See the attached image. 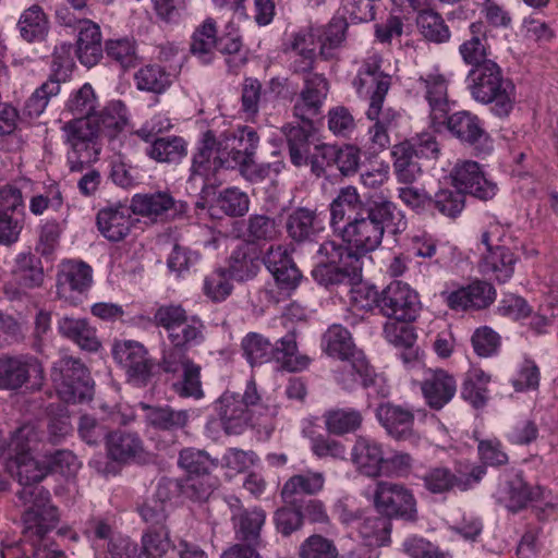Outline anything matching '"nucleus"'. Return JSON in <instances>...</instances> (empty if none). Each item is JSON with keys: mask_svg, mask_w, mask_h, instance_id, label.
Masks as SVG:
<instances>
[{"mask_svg": "<svg viewBox=\"0 0 558 558\" xmlns=\"http://www.w3.org/2000/svg\"><path fill=\"white\" fill-rule=\"evenodd\" d=\"M7 470L22 486L16 497L24 507L26 533L41 538L59 521L58 509L50 504L49 490L38 485L47 476L48 466L32 454L11 456Z\"/></svg>", "mask_w": 558, "mask_h": 558, "instance_id": "nucleus-1", "label": "nucleus"}, {"mask_svg": "<svg viewBox=\"0 0 558 558\" xmlns=\"http://www.w3.org/2000/svg\"><path fill=\"white\" fill-rule=\"evenodd\" d=\"M407 226L405 216L397 205L384 195H376L366 201L361 217L342 226L341 238L361 257L380 246L386 230L400 234Z\"/></svg>", "mask_w": 558, "mask_h": 558, "instance_id": "nucleus-2", "label": "nucleus"}, {"mask_svg": "<svg viewBox=\"0 0 558 558\" xmlns=\"http://www.w3.org/2000/svg\"><path fill=\"white\" fill-rule=\"evenodd\" d=\"M468 88L473 99L489 105L497 117H507L515 102V86L504 76L495 61L472 68L468 74Z\"/></svg>", "mask_w": 558, "mask_h": 558, "instance_id": "nucleus-3", "label": "nucleus"}, {"mask_svg": "<svg viewBox=\"0 0 558 558\" xmlns=\"http://www.w3.org/2000/svg\"><path fill=\"white\" fill-rule=\"evenodd\" d=\"M317 253L326 258L312 270L313 278L320 286L328 288L361 281L362 262L350 248L326 241L320 244Z\"/></svg>", "mask_w": 558, "mask_h": 558, "instance_id": "nucleus-4", "label": "nucleus"}, {"mask_svg": "<svg viewBox=\"0 0 558 558\" xmlns=\"http://www.w3.org/2000/svg\"><path fill=\"white\" fill-rule=\"evenodd\" d=\"M259 137L251 126L230 129L217 136L227 169H239L243 175H248L254 167Z\"/></svg>", "mask_w": 558, "mask_h": 558, "instance_id": "nucleus-5", "label": "nucleus"}, {"mask_svg": "<svg viewBox=\"0 0 558 558\" xmlns=\"http://www.w3.org/2000/svg\"><path fill=\"white\" fill-rule=\"evenodd\" d=\"M51 379L65 402H81L90 398L93 385L89 373L83 363L71 356H62L51 368Z\"/></svg>", "mask_w": 558, "mask_h": 558, "instance_id": "nucleus-6", "label": "nucleus"}, {"mask_svg": "<svg viewBox=\"0 0 558 558\" xmlns=\"http://www.w3.org/2000/svg\"><path fill=\"white\" fill-rule=\"evenodd\" d=\"M259 401L256 387L247 384L244 395L225 392L216 402V410L227 434H241L253 424L254 408Z\"/></svg>", "mask_w": 558, "mask_h": 558, "instance_id": "nucleus-7", "label": "nucleus"}, {"mask_svg": "<svg viewBox=\"0 0 558 558\" xmlns=\"http://www.w3.org/2000/svg\"><path fill=\"white\" fill-rule=\"evenodd\" d=\"M376 510L388 520L401 519L407 522L417 521L416 499L411 489L403 484L380 481L374 492Z\"/></svg>", "mask_w": 558, "mask_h": 558, "instance_id": "nucleus-8", "label": "nucleus"}, {"mask_svg": "<svg viewBox=\"0 0 558 558\" xmlns=\"http://www.w3.org/2000/svg\"><path fill=\"white\" fill-rule=\"evenodd\" d=\"M322 348L331 357L341 361H353L352 367L356 368V373L364 385H369L373 381V369L365 355L356 349L350 331L341 325H331L325 331Z\"/></svg>", "mask_w": 558, "mask_h": 558, "instance_id": "nucleus-9", "label": "nucleus"}, {"mask_svg": "<svg viewBox=\"0 0 558 558\" xmlns=\"http://www.w3.org/2000/svg\"><path fill=\"white\" fill-rule=\"evenodd\" d=\"M225 169L228 170L227 161L218 147L217 135L213 130H208L203 133L196 151L193 154L190 180L201 179L204 184L214 185L220 183L218 177Z\"/></svg>", "mask_w": 558, "mask_h": 558, "instance_id": "nucleus-10", "label": "nucleus"}, {"mask_svg": "<svg viewBox=\"0 0 558 558\" xmlns=\"http://www.w3.org/2000/svg\"><path fill=\"white\" fill-rule=\"evenodd\" d=\"M421 307L417 293L408 283L390 282L383 291L380 313L399 322L414 320Z\"/></svg>", "mask_w": 558, "mask_h": 558, "instance_id": "nucleus-11", "label": "nucleus"}, {"mask_svg": "<svg viewBox=\"0 0 558 558\" xmlns=\"http://www.w3.org/2000/svg\"><path fill=\"white\" fill-rule=\"evenodd\" d=\"M448 131L462 144L472 147L478 153H489L493 148L489 134L484 122L470 111H458L445 118Z\"/></svg>", "mask_w": 558, "mask_h": 558, "instance_id": "nucleus-12", "label": "nucleus"}, {"mask_svg": "<svg viewBox=\"0 0 558 558\" xmlns=\"http://www.w3.org/2000/svg\"><path fill=\"white\" fill-rule=\"evenodd\" d=\"M114 360L125 369L129 379L145 386L153 374L154 362L146 348L133 340L116 342L112 349Z\"/></svg>", "mask_w": 558, "mask_h": 558, "instance_id": "nucleus-13", "label": "nucleus"}, {"mask_svg": "<svg viewBox=\"0 0 558 558\" xmlns=\"http://www.w3.org/2000/svg\"><path fill=\"white\" fill-rule=\"evenodd\" d=\"M452 185L463 194L478 199H492L498 191L497 184L488 180L476 161L463 160L456 163L450 172Z\"/></svg>", "mask_w": 558, "mask_h": 558, "instance_id": "nucleus-14", "label": "nucleus"}, {"mask_svg": "<svg viewBox=\"0 0 558 558\" xmlns=\"http://www.w3.org/2000/svg\"><path fill=\"white\" fill-rule=\"evenodd\" d=\"M485 474L486 469L481 464L473 465L469 473L459 470L457 474L448 468L437 466L427 471L423 481L426 489L433 494H442L453 488L465 492L480 483Z\"/></svg>", "mask_w": 558, "mask_h": 558, "instance_id": "nucleus-15", "label": "nucleus"}, {"mask_svg": "<svg viewBox=\"0 0 558 558\" xmlns=\"http://www.w3.org/2000/svg\"><path fill=\"white\" fill-rule=\"evenodd\" d=\"M381 58L378 54L367 57L353 80L357 95L371 101H385L390 87V76L380 70Z\"/></svg>", "mask_w": 558, "mask_h": 558, "instance_id": "nucleus-16", "label": "nucleus"}, {"mask_svg": "<svg viewBox=\"0 0 558 558\" xmlns=\"http://www.w3.org/2000/svg\"><path fill=\"white\" fill-rule=\"evenodd\" d=\"M66 144L72 151L85 160H96L101 144L99 130L93 119H73L62 126Z\"/></svg>", "mask_w": 558, "mask_h": 558, "instance_id": "nucleus-17", "label": "nucleus"}, {"mask_svg": "<svg viewBox=\"0 0 558 558\" xmlns=\"http://www.w3.org/2000/svg\"><path fill=\"white\" fill-rule=\"evenodd\" d=\"M441 296L453 311H478L488 307L495 301L496 290L487 281L475 280L465 287L444 291Z\"/></svg>", "mask_w": 558, "mask_h": 558, "instance_id": "nucleus-18", "label": "nucleus"}, {"mask_svg": "<svg viewBox=\"0 0 558 558\" xmlns=\"http://www.w3.org/2000/svg\"><path fill=\"white\" fill-rule=\"evenodd\" d=\"M32 373L39 380L44 379V369L36 357L29 355L0 356V389H20L29 380Z\"/></svg>", "mask_w": 558, "mask_h": 558, "instance_id": "nucleus-19", "label": "nucleus"}, {"mask_svg": "<svg viewBox=\"0 0 558 558\" xmlns=\"http://www.w3.org/2000/svg\"><path fill=\"white\" fill-rule=\"evenodd\" d=\"M303 82L304 86L293 105V117L307 120L320 114L329 84L324 75L313 72L304 73Z\"/></svg>", "mask_w": 558, "mask_h": 558, "instance_id": "nucleus-20", "label": "nucleus"}, {"mask_svg": "<svg viewBox=\"0 0 558 558\" xmlns=\"http://www.w3.org/2000/svg\"><path fill=\"white\" fill-rule=\"evenodd\" d=\"M350 460L360 474L367 477L383 476L384 446L374 438L360 435L351 448Z\"/></svg>", "mask_w": 558, "mask_h": 558, "instance_id": "nucleus-21", "label": "nucleus"}, {"mask_svg": "<svg viewBox=\"0 0 558 558\" xmlns=\"http://www.w3.org/2000/svg\"><path fill=\"white\" fill-rule=\"evenodd\" d=\"M66 26L78 29L76 53L82 64L87 68L96 65L102 58L101 32L90 20L82 19L76 23L70 17L61 16Z\"/></svg>", "mask_w": 558, "mask_h": 558, "instance_id": "nucleus-22", "label": "nucleus"}, {"mask_svg": "<svg viewBox=\"0 0 558 558\" xmlns=\"http://www.w3.org/2000/svg\"><path fill=\"white\" fill-rule=\"evenodd\" d=\"M374 124L368 129V138L375 150H384L390 144L389 133L397 129L400 113L393 108H384V101H371L366 110Z\"/></svg>", "mask_w": 558, "mask_h": 558, "instance_id": "nucleus-23", "label": "nucleus"}, {"mask_svg": "<svg viewBox=\"0 0 558 558\" xmlns=\"http://www.w3.org/2000/svg\"><path fill=\"white\" fill-rule=\"evenodd\" d=\"M490 234L492 231H485L482 234V243L486 246L487 252L480 263V271L494 277L499 282H506L513 275L515 258L508 247L493 246Z\"/></svg>", "mask_w": 558, "mask_h": 558, "instance_id": "nucleus-24", "label": "nucleus"}, {"mask_svg": "<svg viewBox=\"0 0 558 558\" xmlns=\"http://www.w3.org/2000/svg\"><path fill=\"white\" fill-rule=\"evenodd\" d=\"M426 403L434 410L442 409L456 395L457 381L447 371L428 369L421 384Z\"/></svg>", "mask_w": 558, "mask_h": 558, "instance_id": "nucleus-25", "label": "nucleus"}, {"mask_svg": "<svg viewBox=\"0 0 558 558\" xmlns=\"http://www.w3.org/2000/svg\"><path fill=\"white\" fill-rule=\"evenodd\" d=\"M376 417L392 438L405 440L414 437V413L410 409L385 402L376 409Z\"/></svg>", "mask_w": 558, "mask_h": 558, "instance_id": "nucleus-26", "label": "nucleus"}, {"mask_svg": "<svg viewBox=\"0 0 558 558\" xmlns=\"http://www.w3.org/2000/svg\"><path fill=\"white\" fill-rule=\"evenodd\" d=\"M316 40L311 29H303L291 35L284 45V51L291 54V69L294 73H310L316 60Z\"/></svg>", "mask_w": 558, "mask_h": 558, "instance_id": "nucleus-27", "label": "nucleus"}, {"mask_svg": "<svg viewBox=\"0 0 558 558\" xmlns=\"http://www.w3.org/2000/svg\"><path fill=\"white\" fill-rule=\"evenodd\" d=\"M425 90V98L430 107V119L434 123L445 120L448 105V81L437 70L422 75L418 80Z\"/></svg>", "mask_w": 558, "mask_h": 558, "instance_id": "nucleus-28", "label": "nucleus"}, {"mask_svg": "<svg viewBox=\"0 0 558 558\" xmlns=\"http://www.w3.org/2000/svg\"><path fill=\"white\" fill-rule=\"evenodd\" d=\"M366 202H363L354 186L342 187L330 204V225L341 233L343 225L354 217L365 213Z\"/></svg>", "mask_w": 558, "mask_h": 558, "instance_id": "nucleus-29", "label": "nucleus"}, {"mask_svg": "<svg viewBox=\"0 0 558 558\" xmlns=\"http://www.w3.org/2000/svg\"><path fill=\"white\" fill-rule=\"evenodd\" d=\"M264 263L281 288L290 290L299 284L302 275L283 246H270Z\"/></svg>", "mask_w": 558, "mask_h": 558, "instance_id": "nucleus-30", "label": "nucleus"}, {"mask_svg": "<svg viewBox=\"0 0 558 558\" xmlns=\"http://www.w3.org/2000/svg\"><path fill=\"white\" fill-rule=\"evenodd\" d=\"M286 136L291 162L300 167L307 163L310 154V137L314 133L313 119H299V122L288 123L282 128Z\"/></svg>", "mask_w": 558, "mask_h": 558, "instance_id": "nucleus-31", "label": "nucleus"}, {"mask_svg": "<svg viewBox=\"0 0 558 558\" xmlns=\"http://www.w3.org/2000/svg\"><path fill=\"white\" fill-rule=\"evenodd\" d=\"M93 121L99 130V138L106 137L112 149H117L116 141L128 125V109L125 105L118 100L110 102L99 116H94Z\"/></svg>", "mask_w": 558, "mask_h": 558, "instance_id": "nucleus-32", "label": "nucleus"}, {"mask_svg": "<svg viewBox=\"0 0 558 558\" xmlns=\"http://www.w3.org/2000/svg\"><path fill=\"white\" fill-rule=\"evenodd\" d=\"M131 207H108L98 211L97 227L99 232L111 242L122 241L132 227Z\"/></svg>", "mask_w": 558, "mask_h": 558, "instance_id": "nucleus-33", "label": "nucleus"}, {"mask_svg": "<svg viewBox=\"0 0 558 558\" xmlns=\"http://www.w3.org/2000/svg\"><path fill=\"white\" fill-rule=\"evenodd\" d=\"M92 268L83 262H66L62 265L57 277L58 294L69 298L72 291L84 292L92 283Z\"/></svg>", "mask_w": 558, "mask_h": 558, "instance_id": "nucleus-34", "label": "nucleus"}, {"mask_svg": "<svg viewBox=\"0 0 558 558\" xmlns=\"http://www.w3.org/2000/svg\"><path fill=\"white\" fill-rule=\"evenodd\" d=\"M259 267L260 260L257 248L252 243L243 242L231 253L229 266L226 270L231 278L245 281L254 278Z\"/></svg>", "mask_w": 558, "mask_h": 558, "instance_id": "nucleus-35", "label": "nucleus"}, {"mask_svg": "<svg viewBox=\"0 0 558 558\" xmlns=\"http://www.w3.org/2000/svg\"><path fill=\"white\" fill-rule=\"evenodd\" d=\"M60 333L76 343L82 350L95 352L100 348L96 329L85 318L64 316L58 322Z\"/></svg>", "mask_w": 558, "mask_h": 558, "instance_id": "nucleus-36", "label": "nucleus"}, {"mask_svg": "<svg viewBox=\"0 0 558 558\" xmlns=\"http://www.w3.org/2000/svg\"><path fill=\"white\" fill-rule=\"evenodd\" d=\"M470 38L465 39L459 47L462 60L473 68L489 62L487 29L482 22L472 23L469 27Z\"/></svg>", "mask_w": 558, "mask_h": 558, "instance_id": "nucleus-37", "label": "nucleus"}, {"mask_svg": "<svg viewBox=\"0 0 558 558\" xmlns=\"http://www.w3.org/2000/svg\"><path fill=\"white\" fill-rule=\"evenodd\" d=\"M108 456L114 461L128 462L144 456V446L138 435L113 432L106 441Z\"/></svg>", "mask_w": 558, "mask_h": 558, "instance_id": "nucleus-38", "label": "nucleus"}, {"mask_svg": "<svg viewBox=\"0 0 558 558\" xmlns=\"http://www.w3.org/2000/svg\"><path fill=\"white\" fill-rule=\"evenodd\" d=\"M16 26L22 39L29 44L44 41L49 32L48 17L37 4L22 12Z\"/></svg>", "mask_w": 558, "mask_h": 558, "instance_id": "nucleus-39", "label": "nucleus"}, {"mask_svg": "<svg viewBox=\"0 0 558 558\" xmlns=\"http://www.w3.org/2000/svg\"><path fill=\"white\" fill-rule=\"evenodd\" d=\"M138 405L146 412V422L157 429H180L185 427L190 420L187 410H174L169 405L153 407L144 402H141Z\"/></svg>", "mask_w": 558, "mask_h": 558, "instance_id": "nucleus-40", "label": "nucleus"}, {"mask_svg": "<svg viewBox=\"0 0 558 558\" xmlns=\"http://www.w3.org/2000/svg\"><path fill=\"white\" fill-rule=\"evenodd\" d=\"M325 475L323 472L306 471L287 480L281 489V497L287 502H293L296 495H317L324 489Z\"/></svg>", "mask_w": 558, "mask_h": 558, "instance_id": "nucleus-41", "label": "nucleus"}, {"mask_svg": "<svg viewBox=\"0 0 558 558\" xmlns=\"http://www.w3.org/2000/svg\"><path fill=\"white\" fill-rule=\"evenodd\" d=\"M363 421L362 412L354 408H336L324 414L327 432L336 436L355 433L362 427Z\"/></svg>", "mask_w": 558, "mask_h": 558, "instance_id": "nucleus-42", "label": "nucleus"}, {"mask_svg": "<svg viewBox=\"0 0 558 558\" xmlns=\"http://www.w3.org/2000/svg\"><path fill=\"white\" fill-rule=\"evenodd\" d=\"M348 23L343 17H333L324 27H311L315 40L319 43V53L324 59H330L345 39Z\"/></svg>", "mask_w": 558, "mask_h": 558, "instance_id": "nucleus-43", "label": "nucleus"}, {"mask_svg": "<svg viewBox=\"0 0 558 558\" xmlns=\"http://www.w3.org/2000/svg\"><path fill=\"white\" fill-rule=\"evenodd\" d=\"M411 149V146L401 142L391 150L395 174L400 183L412 184L422 174L421 165Z\"/></svg>", "mask_w": 558, "mask_h": 558, "instance_id": "nucleus-44", "label": "nucleus"}, {"mask_svg": "<svg viewBox=\"0 0 558 558\" xmlns=\"http://www.w3.org/2000/svg\"><path fill=\"white\" fill-rule=\"evenodd\" d=\"M272 359L288 372H301L310 365V357L298 352L295 335L287 333L274 347Z\"/></svg>", "mask_w": 558, "mask_h": 558, "instance_id": "nucleus-45", "label": "nucleus"}, {"mask_svg": "<svg viewBox=\"0 0 558 558\" xmlns=\"http://www.w3.org/2000/svg\"><path fill=\"white\" fill-rule=\"evenodd\" d=\"M286 228L289 236L298 242L311 240L322 229L315 211L303 207L288 216Z\"/></svg>", "mask_w": 558, "mask_h": 558, "instance_id": "nucleus-46", "label": "nucleus"}, {"mask_svg": "<svg viewBox=\"0 0 558 558\" xmlns=\"http://www.w3.org/2000/svg\"><path fill=\"white\" fill-rule=\"evenodd\" d=\"M170 488L168 484L159 483L154 496L140 507L142 519L153 526L163 525L170 508Z\"/></svg>", "mask_w": 558, "mask_h": 558, "instance_id": "nucleus-47", "label": "nucleus"}, {"mask_svg": "<svg viewBox=\"0 0 558 558\" xmlns=\"http://www.w3.org/2000/svg\"><path fill=\"white\" fill-rule=\"evenodd\" d=\"M217 26L213 19H207L198 26L191 41V52L207 64L213 60L214 50L217 47Z\"/></svg>", "mask_w": 558, "mask_h": 558, "instance_id": "nucleus-48", "label": "nucleus"}, {"mask_svg": "<svg viewBox=\"0 0 558 558\" xmlns=\"http://www.w3.org/2000/svg\"><path fill=\"white\" fill-rule=\"evenodd\" d=\"M13 274L17 283L26 289L39 287L44 281L40 259L31 253H22L16 257Z\"/></svg>", "mask_w": 558, "mask_h": 558, "instance_id": "nucleus-49", "label": "nucleus"}, {"mask_svg": "<svg viewBox=\"0 0 558 558\" xmlns=\"http://www.w3.org/2000/svg\"><path fill=\"white\" fill-rule=\"evenodd\" d=\"M265 521V511L259 508H253L238 514L232 522L238 538L248 544H257Z\"/></svg>", "mask_w": 558, "mask_h": 558, "instance_id": "nucleus-50", "label": "nucleus"}, {"mask_svg": "<svg viewBox=\"0 0 558 558\" xmlns=\"http://www.w3.org/2000/svg\"><path fill=\"white\" fill-rule=\"evenodd\" d=\"M490 376L481 368H472L468 372L462 386V398L470 402L474 408H483L488 400L487 386Z\"/></svg>", "mask_w": 558, "mask_h": 558, "instance_id": "nucleus-51", "label": "nucleus"}, {"mask_svg": "<svg viewBox=\"0 0 558 558\" xmlns=\"http://www.w3.org/2000/svg\"><path fill=\"white\" fill-rule=\"evenodd\" d=\"M357 529L367 546L380 547L390 542L392 524L387 518L379 515L366 517L360 522Z\"/></svg>", "mask_w": 558, "mask_h": 558, "instance_id": "nucleus-52", "label": "nucleus"}, {"mask_svg": "<svg viewBox=\"0 0 558 558\" xmlns=\"http://www.w3.org/2000/svg\"><path fill=\"white\" fill-rule=\"evenodd\" d=\"M137 89L162 94L171 85V75L158 64H148L134 74Z\"/></svg>", "mask_w": 558, "mask_h": 558, "instance_id": "nucleus-53", "label": "nucleus"}, {"mask_svg": "<svg viewBox=\"0 0 558 558\" xmlns=\"http://www.w3.org/2000/svg\"><path fill=\"white\" fill-rule=\"evenodd\" d=\"M416 25L422 36L432 43L449 40L450 31L442 16L433 10H423L416 16Z\"/></svg>", "mask_w": 558, "mask_h": 558, "instance_id": "nucleus-54", "label": "nucleus"}, {"mask_svg": "<svg viewBox=\"0 0 558 558\" xmlns=\"http://www.w3.org/2000/svg\"><path fill=\"white\" fill-rule=\"evenodd\" d=\"M497 500L510 511H518L530 500V490L519 476L500 484L496 492Z\"/></svg>", "mask_w": 558, "mask_h": 558, "instance_id": "nucleus-55", "label": "nucleus"}, {"mask_svg": "<svg viewBox=\"0 0 558 558\" xmlns=\"http://www.w3.org/2000/svg\"><path fill=\"white\" fill-rule=\"evenodd\" d=\"M97 106L98 100L94 88L85 83L70 95L65 109L75 117L74 119H93Z\"/></svg>", "mask_w": 558, "mask_h": 558, "instance_id": "nucleus-56", "label": "nucleus"}, {"mask_svg": "<svg viewBox=\"0 0 558 558\" xmlns=\"http://www.w3.org/2000/svg\"><path fill=\"white\" fill-rule=\"evenodd\" d=\"M186 153L185 141L178 136L155 138L148 148L149 157L159 162H177L181 160Z\"/></svg>", "mask_w": 558, "mask_h": 558, "instance_id": "nucleus-57", "label": "nucleus"}, {"mask_svg": "<svg viewBox=\"0 0 558 558\" xmlns=\"http://www.w3.org/2000/svg\"><path fill=\"white\" fill-rule=\"evenodd\" d=\"M204 328L203 322L197 316L191 315L168 335V339L177 348L196 345L204 340Z\"/></svg>", "mask_w": 558, "mask_h": 558, "instance_id": "nucleus-58", "label": "nucleus"}, {"mask_svg": "<svg viewBox=\"0 0 558 558\" xmlns=\"http://www.w3.org/2000/svg\"><path fill=\"white\" fill-rule=\"evenodd\" d=\"M105 51L107 57L123 70L133 69L140 63L136 44L133 39H110L106 41Z\"/></svg>", "mask_w": 558, "mask_h": 558, "instance_id": "nucleus-59", "label": "nucleus"}, {"mask_svg": "<svg viewBox=\"0 0 558 558\" xmlns=\"http://www.w3.org/2000/svg\"><path fill=\"white\" fill-rule=\"evenodd\" d=\"M40 440V433L33 424H25L19 427L7 444V453L11 456L31 454L37 448Z\"/></svg>", "mask_w": 558, "mask_h": 558, "instance_id": "nucleus-60", "label": "nucleus"}, {"mask_svg": "<svg viewBox=\"0 0 558 558\" xmlns=\"http://www.w3.org/2000/svg\"><path fill=\"white\" fill-rule=\"evenodd\" d=\"M280 234L275 219L266 215H252L246 222L248 243L270 242Z\"/></svg>", "mask_w": 558, "mask_h": 558, "instance_id": "nucleus-61", "label": "nucleus"}, {"mask_svg": "<svg viewBox=\"0 0 558 558\" xmlns=\"http://www.w3.org/2000/svg\"><path fill=\"white\" fill-rule=\"evenodd\" d=\"M172 205L173 199L166 193L135 195L131 202V210L141 216H159Z\"/></svg>", "mask_w": 558, "mask_h": 558, "instance_id": "nucleus-62", "label": "nucleus"}, {"mask_svg": "<svg viewBox=\"0 0 558 558\" xmlns=\"http://www.w3.org/2000/svg\"><path fill=\"white\" fill-rule=\"evenodd\" d=\"M241 347L244 356L252 366L264 364L272 359L274 345L259 333L252 332L246 335L242 340Z\"/></svg>", "mask_w": 558, "mask_h": 558, "instance_id": "nucleus-63", "label": "nucleus"}, {"mask_svg": "<svg viewBox=\"0 0 558 558\" xmlns=\"http://www.w3.org/2000/svg\"><path fill=\"white\" fill-rule=\"evenodd\" d=\"M170 547V532L165 525L151 526L142 536L143 554L147 558H161Z\"/></svg>", "mask_w": 558, "mask_h": 558, "instance_id": "nucleus-64", "label": "nucleus"}]
</instances>
